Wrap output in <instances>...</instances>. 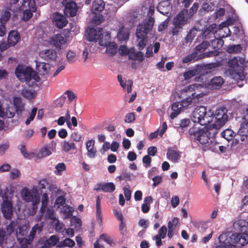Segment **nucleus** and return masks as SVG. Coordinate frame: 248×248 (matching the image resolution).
<instances>
[{
  "instance_id": "1",
  "label": "nucleus",
  "mask_w": 248,
  "mask_h": 248,
  "mask_svg": "<svg viewBox=\"0 0 248 248\" xmlns=\"http://www.w3.org/2000/svg\"><path fill=\"white\" fill-rule=\"evenodd\" d=\"M204 93H193L188 95L186 98L181 101L174 103L171 106L172 112L170 115L171 119L176 117L181 112H187L199 102L200 98L202 97Z\"/></svg>"
},
{
  "instance_id": "2",
  "label": "nucleus",
  "mask_w": 248,
  "mask_h": 248,
  "mask_svg": "<svg viewBox=\"0 0 248 248\" xmlns=\"http://www.w3.org/2000/svg\"><path fill=\"white\" fill-rule=\"evenodd\" d=\"M185 12H187L181 10L173 18V27L171 30L173 36L177 35L179 33L182 32L183 27L191 21L185 14Z\"/></svg>"
},
{
  "instance_id": "3",
  "label": "nucleus",
  "mask_w": 248,
  "mask_h": 248,
  "mask_svg": "<svg viewBox=\"0 0 248 248\" xmlns=\"http://www.w3.org/2000/svg\"><path fill=\"white\" fill-rule=\"evenodd\" d=\"M191 120L194 123L205 125L212 121V119L207 114L206 108L201 106L196 108L192 111Z\"/></svg>"
},
{
  "instance_id": "4",
  "label": "nucleus",
  "mask_w": 248,
  "mask_h": 248,
  "mask_svg": "<svg viewBox=\"0 0 248 248\" xmlns=\"http://www.w3.org/2000/svg\"><path fill=\"white\" fill-rule=\"evenodd\" d=\"M189 138L194 141H198L202 145L208 144L210 140L207 132L203 127L199 129L195 127L190 128L188 131Z\"/></svg>"
},
{
  "instance_id": "5",
  "label": "nucleus",
  "mask_w": 248,
  "mask_h": 248,
  "mask_svg": "<svg viewBox=\"0 0 248 248\" xmlns=\"http://www.w3.org/2000/svg\"><path fill=\"white\" fill-rule=\"evenodd\" d=\"M21 196L23 200L26 202H32V210L36 212L38 208V204L40 201L38 193L33 190H29L24 188L21 191Z\"/></svg>"
},
{
  "instance_id": "6",
  "label": "nucleus",
  "mask_w": 248,
  "mask_h": 248,
  "mask_svg": "<svg viewBox=\"0 0 248 248\" xmlns=\"http://www.w3.org/2000/svg\"><path fill=\"white\" fill-rule=\"evenodd\" d=\"M154 23V18L150 16L148 20L143 21L138 25L136 34L147 36V34L152 30Z\"/></svg>"
},
{
  "instance_id": "7",
  "label": "nucleus",
  "mask_w": 248,
  "mask_h": 248,
  "mask_svg": "<svg viewBox=\"0 0 248 248\" xmlns=\"http://www.w3.org/2000/svg\"><path fill=\"white\" fill-rule=\"evenodd\" d=\"M32 70L30 67H27L25 69L23 66L18 65L15 70V74L16 77L21 82H29L31 79Z\"/></svg>"
},
{
  "instance_id": "8",
  "label": "nucleus",
  "mask_w": 248,
  "mask_h": 248,
  "mask_svg": "<svg viewBox=\"0 0 248 248\" xmlns=\"http://www.w3.org/2000/svg\"><path fill=\"white\" fill-rule=\"evenodd\" d=\"M229 241V244H232L236 247L234 244L244 246L248 243V234L235 233L232 234L230 237L227 238Z\"/></svg>"
},
{
  "instance_id": "9",
  "label": "nucleus",
  "mask_w": 248,
  "mask_h": 248,
  "mask_svg": "<svg viewBox=\"0 0 248 248\" xmlns=\"http://www.w3.org/2000/svg\"><path fill=\"white\" fill-rule=\"evenodd\" d=\"M227 111L228 110L224 107H220L216 110L215 118L216 124L223 126L225 124L228 119V116L227 114Z\"/></svg>"
},
{
  "instance_id": "10",
  "label": "nucleus",
  "mask_w": 248,
  "mask_h": 248,
  "mask_svg": "<svg viewBox=\"0 0 248 248\" xmlns=\"http://www.w3.org/2000/svg\"><path fill=\"white\" fill-rule=\"evenodd\" d=\"M25 4L24 3L19 7V10L24 11L22 19L24 21H27L32 17V13L36 11V7L35 0H28V3H27L28 8L24 10L23 7L25 6Z\"/></svg>"
},
{
  "instance_id": "11",
  "label": "nucleus",
  "mask_w": 248,
  "mask_h": 248,
  "mask_svg": "<svg viewBox=\"0 0 248 248\" xmlns=\"http://www.w3.org/2000/svg\"><path fill=\"white\" fill-rule=\"evenodd\" d=\"M103 31L102 28H88L86 31V39L90 42H97L101 36Z\"/></svg>"
},
{
  "instance_id": "12",
  "label": "nucleus",
  "mask_w": 248,
  "mask_h": 248,
  "mask_svg": "<svg viewBox=\"0 0 248 248\" xmlns=\"http://www.w3.org/2000/svg\"><path fill=\"white\" fill-rule=\"evenodd\" d=\"M243 120L238 131V134L241 136V141L245 140V138L248 136V108L246 109V114L244 116Z\"/></svg>"
},
{
  "instance_id": "13",
  "label": "nucleus",
  "mask_w": 248,
  "mask_h": 248,
  "mask_svg": "<svg viewBox=\"0 0 248 248\" xmlns=\"http://www.w3.org/2000/svg\"><path fill=\"white\" fill-rule=\"evenodd\" d=\"M210 44L208 41H205L196 46L193 52L195 55L198 60L204 58L205 50L209 47Z\"/></svg>"
},
{
  "instance_id": "14",
  "label": "nucleus",
  "mask_w": 248,
  "mask_h": 248,
  "mask_svg": "<svg viewBox=\"0 0 248 248\" xmlns=\"http://www.w3.org/2000/svg\"><path fill=\"white\" fill-rule=\"evenodd\" d=\"M1 212L3 217L7 219H10L13 215V205L8 200H4L1 205Z\"/></svg>"
},
{
  "instance_id": "15",
  "label": "nucleus",
  "mask_w": 248,
  "mask_h": 248,
  "mask_svg": "<svg viewBox=\"0 0 248 248\" xmlns=\"http://www.w3.org/2000/svg\"><path fill=\"white\" fill-rule=\"evenodd\" d=\"M53 18V22L59 29L63 28L68 23L66 17L59 13H55Z\"/></svg>"
},
{
  "instance_id": "16",
  "label": "nucleus",
  "mask_w": 248,
  "mask_h": 248,
  "mask_svg": "<svg viewBox=\"0 0 248 248\" xmlns=\"http://www.w3.org/2000/svg\"><path fill=\"white\" fill-rule=\"evenodd\" d=\"M204 70V66L198 64L194 68L184 72L183 77L185 80H188L199 75Z\"/></svg>"
},
{
  "instance_id": "17",
  "label": "nucleus",
  "mask_w": 248,
  "mask_h": 248,
  "mask_svg": "<svg viewBox=\"0 0 248 248\" xmlns=\"http://www.w3.org/2000/svg\"><path fill=\"white\" fill-rule=\"evenodd\" d=\"M78 9L76 3L74 1H70L65 4L64 14L67 16L73 17L76 15Z\"/></svg>"
},
{
  "instance_id": "18",
  "label": "nucleus",
  "mask_w": 248,
  "mask_h": 248,
  "mask_svg": "<svg viewBox=\"0 0 248 248\" xmlns=\"http://www.w3.org/2000/svg\"><path fill=\"white\" fill-rule=\"evenodd\" d=\"M49 42L51 45L60 49L62 46L66 43L67 38L60 34H57L50 38Z\"/></svg>"
},
{
  "instance_id": "19",
  "label": "nucleus",
  "mask_w": 248,
  "mask_h": 248,
  "mask_svg": "<svg viewBox=\"0 0 248 248\" xmlns=\"http://www.w3.org/2000/svg\"><path fill=\"white\" fill-rule=\"evenodd\" d=\"M234 229L242 234H248V222L245 219H239L233 224Z\"/></svg>"
},
{
  "instance_id": "20",
  "label": "nucleus",
  "mask_w": 248,
  "mask_h": 248,
  "mask_svg": "<svg viewBox=\"0 0 248 248\" xmlns=\"http://www.w3.org/2000/svg\"><path fill=\"white\" fill-rule=\"evenodd\" d=\"M217 25L212 24L205 28L202 33V38L204 39H209L215 37V33L216 31Z\"/></svg>"
},
{
  "instance_id": "21",
  "label": "nucleus",
  "mask_w": 248,
  "mask_h": 248,
  "mask_svg": "<svg viewBox=\"0 0 248 248\" xmlns=\"http://www.w3.org/2000/svg\"><path fill=\"white\" fill-rule=\"evenodd\" d=\"M14 107L15 111L16 112L17 116L22 115V112L24 109L25 105L19 97H15L13 99V104L12 106Z\"/></svg>"
},
{
  "instance_id": "22",
  "label": "nucleus",
  "mask_w": 248,
  "mask_h": 248,
  "mask_svg": "<svg viewBox=\"0 0 248 248\" xmlns=\"http://www.w3.org/2000/svg\"><path fill=\"white\" fill-rule=\"evenodd\" d=\"M40 56L46 61H54L57 58V53L53 49L42 50L39 53Z\"/></svg>"
},
{
  "instance_id": "23",
  "label": "nucleus",
  "mask_w": 248,
  "mask_h": 248,
  "mask_svg": "<svg viewBox=\"0 0 248 248\" xmlns=\"http://www.w3.org/2000/svg\"><path fill=\"white\" fill-rule=\"evenodd\" d=\"M222 126L216 124V123L215 122L214 124L203 128L211 139L214 138L216 137L218 130Z\"/></svg>"
},
{
  "instance_id": "24",
  "label": "nucleus",
  "mask_w": 248,
  "mask_h": 248,
  "mask_svg": "<svg viewBox=\"0 0 248 248\" xmlns=\"http://www.w3.org/2000/svg\"><path fill=\"white\" fill-rule=\"evenodd\" d=\"M224 82V79L221 77H214L208 83V87L211 89H219Z\"/></svg>"
},
{
  "instance_id": "25",
  "label": "nucleus",
  "mask_w": 248,
  "mask_h": 248,
  "mask_svg": "<svg viewBox=\"0 0 248 248\" xmlns=\"http://www.w3.org/2000/svg\"><path fill=\"white\" fill-rule=\"evenodd\" d=\"M20 39V36L16 31H11L9 32L7 39V42L9 46H14Z\"/></svg>"
},
{
  "instance_id": "26",
  "label": "nucleus",
  "mask_w": 248,
  "mask_h": 248,
  "mask_svg": "<svg viewBox=\"0 0 248 248\" xmlns=\"http://www.w3.org/2000/svg\"><path fill=\"white\" fill-rule=\"evenodd\" d=\"M105 2L103 0H94L92 7V12L93 14H99L105 8Z\"/></svg>"
},
{
  "instance_id": "27",
  "label": "nucleus",
  "mask_w": 248,
  "mask_h": 248,
  "mask_svg": "<svg viewBox=\"0 0 248 248\" xmlns=\"http://www.w3.org/2000/svg\"><path fill=\"white\" fill-rule=\"evenodd\" d=\"M96 190H101L105 192L111 193L115 189V186L113 183H100L98 184Z\"/></svg>"
},
{
  "instance_id": "28",
  "label": "nucleus",
  "mask_w": 248,
  "mask_h": 248,
  "mask_svg": "<svg viewBox=\"0 0 248 248\" xmlns=\"http://www.w3.org/2000/svg\"><path fill=\"white\" fill-rule=\"evenodd\" d=\"M137 39V47L139 50H142L147 46L148 41V36L136 34Z\"/></svg>"
},
{
  "instance_id": "29",
  "label": "nucleus",
  "mask_w": 248,
  "mask_h": 248,
  "mask_svg": "<svg viewBox=\"0 0 248 248\" xmlns=\"http://www.w3.org/2000/svg\"><path fill=\"white\" fill-rule=\"evenodd\" d=\"M179 222V218L174 217L173 219L170 221L168 223V236L171 238L174 235V232Z\"/></svg>"
},
{
  "instance_id": "30",
  "label": "nucleus",
  "mask_w": 248,
  "mask_h": 248,
  "mask_svg": "<svg viewBox=\"0 0 248 248\" xmlns=\"http://www.w3.org/2000/svg\"><path fill=\"white\" fill-rule=\"evenodd\" d=\"M94 143L93 140H89L86 143L87 155L90 158H94L96 155V150L94 147Z\"/></svg>"
},
{
  "instance_id": "31",
  "label": "nucleus",
  "mask_w": 248,
  "mask_h": 248,
  "mask_svg": "<svg viewBox=\"0 0 248 248\" xmlns=\"http://www.w3.org/2000/svg\"><path fill=\"white\" fill-rule=\"evenodd\" d=\"M50 65L44 62H36V70L40 75H45L50 71Z\"/></svg>"
},
{
  "instance_id": "32",
  "label": "nucleus",
  "mask_w": 248,
  "mask_h": 248,
  "mask_svg": "<svg viewBox=\"0 0 248 248\" xmlns=\"http://www.w3.org/2000/svg\"><path fill=\"white\" fill-rule=\"evenodd\" d=\"M118 80L120 82L121 86L123 88L125 89L126 86L127 92L128 93H131L132 92V87L133 85V81L131 79H129L127 81L124 80L122 79V77L121 75H118L117 76Z\"/></svg>"
},
{
  "instance_id": "33",
  "label": "nucleus",
  "mask_w": 248,
  "mask_h": 248,
  "mask_svg": "<svg viewBox=\"0 0 248 248\" xmlns=\"http://www.w3.org/2000/svg\"><path fill=\"white\" fill-rule=\"evenodd\" d=\"M2 112L3 115L0 114V117L1 118H12L15 116V114H16V112L15 111L14 107L12 106H7L5 109L3 108Z\"/></svg>"
},
{
  "instance_id": "34",
  "label": "nucleus",
  "mask_w": 248,
  "mask_h": 248,
  "mask_svg": "<svg viewBox=\"0 0 248 248\" xmlns=\"http://www.w3.org/2000/svg\"><path fill=\"white\" fill-rule=\"evenodd\" d=\"M129 32L128 30L122 26L119 30L117 34L118 39L120 41H124L127 40L129 38Z\"/></svg>"
},
{
  "instance_id": "35",
  "label": "nucleus",
  "mask_w": 248,
  "mask_h": 248,
  "mask_svg": "<svg viewBox=\"0 0 248 248\" xmlns=\"http://www.w3.org/2000/svg\"><path fill=\"white\" fill-rule=\"evenodd\" d=\"M168 158L173 162H177L180 158V154L178 151L168 149L167 153Z\"/></svg>"
},
{
  "instance_id": "36",
  "label": "nucleus",
  "mask_w": 248,
  "mask_h": 248,
  "mask_svg": "<svg viewBox=\"0 0 248 248\" xmlns=\"http://www.w3.org/2000/svg\"><path fill=\"white\" fill-rule=\"evenodd\" d=\"M110 33H106L104 35L102 33L101 36L98 39L99 44L101 46H107L111 43L110 42Z\"/></svg>"
},
{
  "instance_id": "37",
  "label": "nucleus",
  "mask_w": 248,
  "mask_h": 248,
  "mask_svg": "<svg viewBox=\"0 0 248 248\" xmlns=\"http://www.w3.org/2000/svg\"><path fill=\"white\" fill-rule=\"evenodd\" d=\"M199 4L198 2H195L192 6V7L189 9V10L184 9L182 11H185L187 12H185V14L186 16L187 17L189 18V19L191 20L192 17L194 16L195 14L198 11L199 8Z\"/></svg>"
},
{
  "instance_id": "38",
  "label": "nucleus",
  "mask_w": 248,
  "mask_h": 248,
  "mask_svg": "<svg viewBox=\"0 0 248 248\" xmlns=\"http://www.w3.org/2000/svg\"><path fill=\"white\" fill-rule=\"evenodd\" d=\"M96 218L98 223L101 224L102 222V216L101 215V201L99 197H97L96 201Z\"/></svg>"
},
{
  "instance_id": "39",
  "label": "nucleus",
  "mask_w": 248,
  "mask_h": 248,
  "mask_svg": "<svg viewBox=\"0 0 248 248\" xmlns=\"http://www.w3.org/2000/svg\"><path fill=\"white\" fill-rule=\"evenodd\" d=\"M48 199L49 198L46 193H44L42 194L41 199V206L40 210V212L42 214V215H43L46 211V208L48 204Z\"/></svg>"
},
{
  "instance_id": "40",
  "label": "nucleus",
  "mask_w": 248,
  "mask_h": 248,
  "mask_svg": "<svg viewBox=\"0 0 248 248\" xmlns=\"http://www.w3.org/2000/svg\"><path fill=\"white\" fill-rule=\"evenodd\" d=\"M76 148V144L73 142L64 140L62 143V149L65 152H68L71 150H75Z\"/></svg>"
},
{
  "instance_id": "41",
  "label": "nucleus",
  "mask_w": 248,
  "mask_h": 248,
  "mask_svg": "<svg viewBox=\"0 0 248 248\" xmlns=\"http://www.w3.org/2000/svg\"><path fill=\"white\" fill-rule=\"evenodd\" d=\"M202 86L200 84H193L186 87L184 89V91L186 93H189L191 94L193 93H199L197 92L199 88H202Z\"/></svg>"
},
{
  "instance_id": "42",
  "label": "nucleus",
  "mask_w": 248,
  "mask_h": 248,
  "mask_svg": "<svg viewBox=\"0 0 248 248\" xmlns=\"http://www.w3.org/2000/svg\"><path fill=\"white\" fill-rule=\"evenodd\" d=\"M51 154V151L50 148L44 146L40 150L39 152L37 155V157L38 158H44Z\"/></svg>"
},
{
  "instance_id": "43",
  "label": "nucleus",
  "mask_w": 248,
  "mask_h": 248,
  "mask_svg": "<svg viewBox=\"0 0 248 248\" xmlns=\"http://www.w3.org/2000/svg\"><path fill=\"white\" fill-rule=\"evenodd\" d=\"M222 237V235L219 236L218 238L220 244L219 245H217L215 248H235V246L233 245L229 244V241H228V239H226L223 242H221V239Z\"/></svg>"
},
{
  "instance_id": "44",
  "label": "nucleus",
  "mask_w": 248,
  "mask_h": 248,
  "mask_svg": "<svg viewBox=\"0 0 248 248\" xmlns=\"http://www.w3.org/2000/svg\"><path fill=\"white\" fill-rule=\"evenodd\" d=\"M21 93L24 98L29 100H31L35 96L34 92H32L25 88L21 90Z\"/></svg>"
},
{
  "instance_id": "45",
  "label": "nucleus",
  "mask_w": 248,
  "mask_h": 248,
  "mask_svg": "<svg viewBox=\"0 0 248 248\" xmlns=\"http://www.w3.org/2000/svg\"><path fill=\"white\" fill-rule=\"evenodd\" d=\"M129 57L131 60H137L140 62H142L144 59V53L140 50L135 53L130 54Z\"/></svg>"
},
{
  "instance_id": "46",
  "label": "nucleus",
  "mask_w": 248,
  "mask_h": 248,
  "mask_svg": "<svg viewBox=\"0 0 248 248\" xmlns=\"http://www.w3.org/2000/svg\"><path fill=\"white\" fill-rule=\"evenodd\" d=\"M17 233L16 232V237L19 241L20 248H28V246L30 244L29 240L24 237L20 238Z\"/></svg>"
},
{
  "instance_id": "47",
  "label": "nucleus",
  "mask_w": 248,
  "mask_h": 248,
  "mask_svg": "<svg viewBox=\"0 0 248 248\" xmlns=\"http://www.w3.org/2000/svg\"><path fill=\"white\" fill-rule=\"evenodd\" d=\"M211 43L213 48L217 50L222 47L224 44V41L222 38H217L212 40Z\"/></svg>"
},
{
  "instance_id": "48",
  "label": "nucleus",
  "mask_w": 248,
  "mask_h": 248,
  "mask_svg": "<svg viewBox=\"0 0 248 248\" xmlns=\"http://www.w3.org/2000/svg\"><path fill=\"white\" fill-rule=\"evenodd\" d=\"M197 61H198V59H197V58L196 57V56H195L193 52L184 57L182 59V62L184 63H188Z\"/></svg>"
},
{
  "instance_id": "49",
  "label": "nucleus",
  "mask_w": 248,
  "mask_h": 248,
  "mask_svg": "<svg viewBox=\"0 0 248 248\" xmlns=\"http://www.w3.org/2000/svg\"><path fill=\"white\" fill-rule=\"evenodd\" d=\"M20 150L24 157L26 159H30L34 156V154L33 153L27 152L26 147L24 145H21Z\"/></svg>"
},
{
  "instance_id": "50",
  "label": "nucleus",
  "mask_w": 248,
  "mask_h": 248,
  "mask_svg": "<svg viewBox=\"0 0 248 248\" xmlns=\"http://www.w3.org/2000/svg\"><path fill=\"white\" fill-rule=\"evenodd\" d=\"M75 245V243L74 240L70 239V238H66L63 241H61L59 244V246L60 247H62L63 246L65 247H69L72 248L74 247Z\"/></svg>"
},
{
  "instance_id": "51",
  "label": "nucleus",
  "mask_w": 248,
  "mask_h": 248,
  "mask_svg": "<svg viewBox=\"0 0 248 248\" xmlns=\"http://www.w3.org/2000/svg\"><path fill=\"white\" fill-rule=\"evenodd\" d=\"M233 134L234 132L229 129L224 130L221 133L222 137L228 141L232 139Z\"/></svg>"
},
{
  "instance_id": "52",
  "label": "nucleus",
  "mask_w": 248,
  "mask_h": 248,
  "mask_svg": "<svg viewBox=\"0 0 248 248\" xmlns=\"http://www.w3.org/2000/svg\"><path fill=\"white\" fill-rule=\"evenodd\" d=\"M11 17V13L9 11H5L2 15L0 18L1 25L5 24Z\"/></svg>"
},
{
  "instance_id": "53",
  "label": "nucleus",
  "mask_w": 248,
  "mask_h": 248,
  "mask_svg": "<svg viewBox=\"0 0 248 248\" xmlns=\"http://www.w3.org/2000/svg\"><path fill=\"white\" fill-rule=\"evenodd\" d=\"M218 143L210 140L205 146L207 149H209L213 152H217Z\"/></svg>"
},
{
  "instance_id": "54",
  "label": "nucleus",
  "mask_w": 248,
  "mask_h": 248,
  "mask_svg": "<svg viewBox=\"0 0 248 248\" xmlns=\"http://www.w3.org/2000/svg\"><path fill=\"white\" fill-rule=\"evenodd\" d=\"M117 45L114 43H111L107 46V51L108 53L113 55L117 52Z\"/></svg>"
},
{
  "instance_id": "55",
  "label": "nucleus",
  "mask_w": 248,
  "mask_h": 248,
  "mask_svg": "<svg viewBox=\"0 0 248 248\" xmlns=\"http://www.w3.org/2000/svg\"><path fill=\"white\" fill-rule=\"evenodd\" d=\"M94 16L93 18V22L96 25H99L104 20V16L102 15L99 14H94Z\"/></svg>"
},
{
  "instance_id": "56",
  "label": "nucleus",
  "mask_w": 248,
  "mask_h": 248,
  "mask_svg": "<svg viewBox=\"0 0 248 248\" xmlns=\"http://www.w3.org/2000/svg\"><path fill=\"white\" fill-rule=\"evenodd\" d=\"M242 50V47L240 45H233L230 46L228 49V51L230 53H237L240 52Z\"/></svg>"
},
{
  "instance_id": "57",
  "label": "nucleus",
  "mask_w": 248,
  "mask_h": 248,
  "mask_svg": "<svg viewBox=\"0 0 248 248\" xmlns=\"http://www.w3.org/2000/svg\"><path fill=\"white\" fill-rule=\"evenodd\" d=\"M37 111V108H32L31 112L30 113L29 117L27 119L25 122V124L27 125H28L30 124L31 121L33 120L36 115Z\"/></svg>"
},
{
  "instance_id": "58",
  "label": "nucleus",
  "mask_w": 248,
  "mask_h": 248,
  "mask_svg": "<svg viewBox=\"0 0 248 248\" xmlns=\"http://www.w3.org/2000/svg\"><path fill=\"white\" fill-rule=\"evenodd\" d=\"M66 58L69 63H73L76 61L77 56L75 52L69 51L67 53Z\"/></svg>"
},
{
  "instance_id": "59",
  "label": "nucleus",
  "mask_w": 248,
  "mask_h": 248,
  "mask_svg": "<svg viewBox=\"0 0 248 248\" xmlns=\"http://www.w3.org/2000/svg\"><path fill=\"white\" fill-rule=\"evenodd\" d=\"M73 211V208L69 205L63 206L62 209V212L65 214L67 217H70L72 216V213Z\"/></svg>"
},
{
  "instance_id": "60",
  "label": "nucleus",
  "mask_w": 248,
  "mask_h": 248,
  "mask_svg": "<svg viewBox=\"0 0 248 248\" xmlns=\"http://www.w3.org/2000/svg\"><path fill=\"white\" fill-rule=\"evenodd\" d=\"M169 21V18H167L165 20L160 23L158 26V31L161 32L166 29L168 26Z\"/></svg>"
},
{
  "instance_id": "61",
  "label": "nucleus",
  "mask_w": 248,
  "mask_h": 248,
  "mask_svg": "<svg viewBox=\"0 0 248 248\" xmlns=\"http://www.w3.org/2000/svg\"><path fill=\"white\" fill-rule=\"evenodd\" d=\"M167 232V227L165 226H162L159 230L158 234L155 236H157L159 237L162 238L164 239L166 236V233Z\"/></svg>"
},
{
  "instance_id": "62",
  "label": "nucleus",
  "mask_w": 248,
  "mask_h": 248,
  "mask_svg": "<svg viewBox=\"0 0 248 248\" xmlns=\"http://www.w3.org/2000/svg\"><path fill=\"white\" fill-rule=\"evenodd\" d=\"M71 221L72 224L76 228L80 227L82 225L81 219L77 217H73Z\"/></svg>"
},
{
  "instance_id": "63",
  "label": "nucleus",
  "mask_w": 248,
  "mask_h": 248,
  "mask_svg": "<svg viewBox=\"0 0 248 248\" xmlns=\"http://www.w3.org/2000/svg\"><path fill=\"white\" fill-rule=\"evenodd\" d=\"M65 203V198L64 196H58L55 201V203L56 205H58V207H60L61 206L63 205Z\"/></svg>"
},
{
  "instance_id": "64",
  "label": "nucleus",
  "mask_w": 248,
  "mask_h": 248,
  "mask_svg": "<svg viewBox=\"0 0 248 248\" xmlns=\"http://www.w3.org/2000/svg\"><path fill=\"white\" fill-rule=\"evenodd\" d=\"M198 227L200 232H204L208 228V223L200 221L198 223Z\"/></svg>"
}]
</instances>
